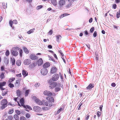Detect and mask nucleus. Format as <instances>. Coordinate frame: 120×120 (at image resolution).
Listing matches in <instances>:
<instances>
[{"label": "nucleus", "instance_id": "1", "mask_svg": "<svg viewBox=\"0 0 120 120\" xmlns=\"http://www.w3.org/2000/svg\"><path fill=\"white\" fill-rule=\"evenodd\" d=\"M51 82H49V80L48 81V83L49 84V88L51 89H52L56 87L60 86V84L59 83H57L55 82L54 81H52Z\"/></svg>", "mask_w": 120, "mask_h": 120}, {"label": "nucleus", "instance_id": "2", "mask_svg": "<svg viewBox=\"0 0 120 120\" xmlns=\"http://www.w3.org/2000/svg\"><path fill=\"white\" fill-rule=\"evenodd\" d=\"M8 101L6 99H4L1 101V104L2 105L1 107L2 109H4L8 105Z\"/></svg>", "mask_w": 120, "mask_h": 120}, {"label": "nucleus", "instance_id": "3", "mask_svg": "<svg viewBox=\"0 0 120 120\" xmlns=\"http://www.w3.org/2000/svg\"><path fill=\"white\" fill-rule=\"evenodd\" d=\"M59 76L58 74H55L53 76L52 79H49V82L52 81H56L59 78Z\"/></svg>", "mask_w": 120, "mask_h": 120}, {"label": "nucleus", "instance_id": "4", "mask_svg": "<svg viewBox=\"0 0 120 120\" xmlns=\"http://www.w3.org/2000/svg\"><path fill=\"white\" fill-rule=\"evenodd\" d=\"M33 109L34 111L37 112H40L42 111L41 108L38 106H34L33 108Z\"/></svg>", "mask_w": 120, "mask_h": 120}, {"label": "nucleus", "instance_id": "5", "mask_svg": "<svg viewBox=\"0 0 120 120\" xmlns=\"http://www.w3.org/2000/svg\"><path fill=\"white\" fill-rule=\"evenodd\" d=\"M44 105H45L47 106H49V107H51L52 106L54 107V104L52 105V103L50 101H47L45 102V100L44 103Z\"/></svg>", "mask_w": 120, "mask_h": 120}, {"label": "nucleus", "instance_id": "6", "mask_svg": "<svg viewBox=\"0 0 120 120\" xmlns=\"http://www.w3.org/2000/svg\"><path fill=\"white\" fill-rule=\"evenodd\" d=\"M35 101L36 103L38 105H44V103L45 101V100H43L42 101L40 100L39 99L36 98L35 100Z\"/></svg>", "mask_w": 120, "mask_h": 120}, {"label": "nucleus", "instance_id": "7", "mask_svg": "<svg viewBox=\"0 0 120 120\" xmlns=\"http://www.w3.org/2000/svg\"><path fill=\"white\" fill-rule=\"evenodd\" d=\"M30 59L32 60H37L38 59V56H37L35 54L32 53L29 56Z\"/></svg>", "mask_w": 120, "mask_h": 120}, {"label": "nucleus", "instance_id": "8", "mask_svg": "<svg viewBox=\"0 0 120 120\" xmlns=\"http://www.w3.org/2000/svg\"><path fill=\"white\" fill-rule=\"evenodd\" d=\"M48 72V70L45 68H43L41 69V73L43 75H45L47 74Z\"/></svg>", "mask_w": 120, "mask_h": 120}, {"label": "nucleus", "instance_id": "9", "mask_svg": "<svg viewBox=\"0 0 120 120\" xmlns=\"http://www.w3.org/2000/svg\"><path fill=\"white\" fill-rule=\"evenodd\" d=\"M6 84V82L5 81L0 83V89L1 90H5V88H3V86H5Z\"/></svg>", "mask_w": 120, "mask_h": 120}, {"label": "nucleus", "instance_id": "10", "mask_svg": "<svg viewBox=\"0 0 120 120\" xmlns=\"http://www.w3.org/2000/svg\"><path fill=\"white\" fill-rule=\"evenodd\" d=\"M31 63V61L30 59H26L24 61V64L27 65L30 64Z\"/></svg>", "mask_w": 120, "mask_h": 120}, {"label": "nucleus", "instance_id": "11", "mask_svg": "<svg viewBox=\"0 0 120 120\" xmlns=\"http://www.w3.org/2000/svg\"><path fill=\"white\" fill-rule=\"evenodd\" d=\"M11 53L13 56H17L18 54V52L16 50H12L11 51Z\"/></svg>", "mask_w": 120, "mask_h": 120}, {"label": "nucleus", "instance_id": "12", "mask_svg": "<svg viewBox=\"0 0 120 120\" xmlns=\"http://www.w3.org/2000/svg\"><path fill=\"white\" fill-rule=\"evenodd\" d=\"M73 3L72 0H68V2L66 6L67 8L70 7L72 5V4Z\"/></svg>", "mask_w": 120, "mask_h": 120}, {"label": "nucleus", "instance_id": "13", "mask_svg": "<svg viewBox=\"0 0 120 120\" xmlns=\"http://www.w3.org/2000/svg\"><path fill=\"white\" fill-rule=\"evenodd\" d=\"M57 71L56 68L55 67H53L51 69L50 73L52 74L55 73Z\"/></svg>", "mask_w": 120, "mask_h": 120}, {"label": "nucleus", "instance_id": "14", "mask_svg": "<svg viewBox=\"0 0 120 120\" xmlns=\"http://www.w3.org/2000/svg\"><path fill=\"white\" fill-rule=\"evenodd\" d=\"M43 93L44 94L47 96H50L52 95V93L51 92L47 90L44 91L43 92Z\"/></svg>", "mask_w": 120, "mask_h": 120}, {"label": "nucleus", "instance_id": "15", "mask_svg": "<svg viewBox=\"0 0 120 120\" xmlns=\"http://www.w3.org/2000/svg\"><path fill=\"white\" fill-rule=\"evenodd\" d=\"M43 64V61L41 58H40L37 61L38 65V66H41Z\"/></svg>", "mask_w": 120, "mask_h": 120}, {"label": "nucleus", "instance_id": "16", "mask_svg": "<svg viewBox=\"0 0 120 120\" xmlns=\"http://www.w3.org/2000/svg\"><path fill=\"white\" fill-rule=\"evenodd\" d=\"M94 87V84L93 83H90L89 85L86 87V88L87 90H90Z\"/></svg>", "mask_w": 120, "mask_h": 120}, {"label": "nucleus", "instance_id": "17", "mask_svg": "<svg viewBox=\"0 0 120 120\" xmlns=\"http://www.w3.org/2000/svg\"><path fill=\"white\" fill-rule=\"evenodd\" d=\"M50 63L49 62H46L44 64L43 67V68H48L50 66Z\"/></svg>", "mask_w": 120, "mask_h": 120}, {"label": "nucleus", "instance_id": "18", "mask_svg": "<svg viewBox=\"0 0 120 120\" xmlns=\"http://www.w3.org/2000/svg\"><path fill=\"white\" fill-rule=\"evenodd\" d=\"M22 75L24 76L25 77L28 75V72L25 70H23L22 71Z\"/></svg>", "mask_w": 120, "mask_h": 120}, {"label": "nucleus", "instance_id": "19", "mask_svg": "<svg viewBox=\"0 0 120 120\" xmlns=\"http://www.w3.org/2000/svg\"><path fill=\"white\" fill-rule=\"evenodd\" d=\"M20 102L21 104V106H23L24 105V100L23 98H22L20 99Z\"/></svg>", "mask_w": 120, "mask_h": 120}, {"label": "nucleus", "instance_id": "20", "mask_svg": "<svg viewBox=\"0 0 120 120\" xmlns=\"http://www.w3.org/2000/svg\"><path fill=\"white\" fill-rule=\"evenodd\" d=\"M4 62L6 65H7L9 63V60L8 58L6 57H4Z\"/></svg>", "mask_w": 120, "mask_h": 120}, {"label": "nucleus", "instance_id": "21", "mask_svg": "<svg viewBox=\"0 0 120 120\" xmlns=\"http://www.w3.org/2000/svg\"><path fill=\"white\" fill-rule=\"evenodd\" d=\"M23 49L25 53L26 54H28L29 52L27 48L25 47H23Z\"/></svg>", "mask_w": 120, "mask_h": 120}, {"label": "nucleus", "instance_id": "22", "mask_svg": "<svg viewBox=\"0 0 120 120\" xmlns=\"http://www.w3.org/2000/svg\"><path fill=\"white\" fill-rule=\"evenodd\" d=\"M16 93L17 96L19 97H20L21 95V92L20 91V90H17Z\"/></svg>", "mask_w": 120, "mask_h": 120}, {"label": "nucleus", "instance_id": "23", "mask_svg": "<svg viewBox=\"0 0 120 120\" xmlns=\"http://www.w3.org/2000/svg\"><path fill=\"white\" fill-rule=\"evenodd\" d=\"M1 90L2 91V95L3 96H4L6 94H7V93L8 92V91H6V90L5 89L4 90Z\"/></svg>", "mask_w": 120, "mask_h": 120}, {"label": "nucleus", "instance_id": "24", "mask_svg": "<svg viewBox=\"0 0 120 120\" xmlns=\"http://www.w3.org/2000/svg\"><path fill=\"white\" fill-rule=\"evenodd\" d=\"M23 107L27 109H28L29 110H32V108L31 107L28 105H24Z\"/></svg>", "mask_w": 120, "mask_h": 120}, {"label": "nucleus", "instance_id": "25", "mask_svg": "<svg viewBox=\"0 0 120 120\" xmlns=\"http://www.w3.org/2000/svg\"><path fill=\"white\" fill-rule=\"evenodd\" d=\"M11 60L12 65H14L15 64V59L14 58H11Z\"/></svg>", "mask_w": 120, "mask_h": 120}, {"label": "nucleus", "instance_id": "26", "mask_svg": "<svg viewBox=\"0 0 120 120\" xmlns=\"http://www.w3.org/2000/svg\"><path fill=\"white\" fill-rule=\"evenodd\" d=\"M19 80H17L16 81V82L15 84V86L17 87H18L19 86Z\"/></svg>", "mask_w": 120, "mask_h": 120}, {"label": "nucleus", "instance_id": "27", "mask_svg": "<svg viewBox=\"0 0 120 120\" xmlns=\"http://www.w3.org/2000/svg\"><path fill=\"white\" fill-rule=\"evenodd\" d=\"M35 63H33L30 65L29 67L30 68L32 69L34 68L36 65Z\"/></svg>", "mask_w": 120, "mask_h": 120}, {"label": "nucleus", "instance_id": "28", "mask_svg": "<svg viewBox=\"0 0 120 120\" xmlns=\"http://www.w3.org/2000/svg\"><path fill=\"white\" fill-rule=\"evenodd\" d=\"M49 100L48 101H50L51 102H53L54 101V100L53 98L51 96H49L47 98Z\"/></svg>", "mask_w": 120, "mask_h": 120}, {"label": "nucleus", "instance_id": "29", "mask_svg": "<svg viewBox=\"0 0 120 120\" xmlns=\"http://www.w3.org/2000/svg\"><path fill=\"white\" fill-rule=\"evenodd\" d=\"M65 106V105L63 104L61 106V107H60V113L61 112L63 113L64 112Z\"/></svg>", "mask_w": 120, "mask_h": 120}, {"label": "nucleus", "instance_id": "30", "mask_svg": "<svg viewBox=\"0 0 120 120\" xmlns=\"http://www.w3.org/2000/svg\"><path fill=\"white\" fill-rule=\"evenodd\" d=\"M52 4L54 6H56L57 4V3L56 0H51Z\"/></svg>", "mask_w": 120, "mask_h": 120}, {"label": "nucleus", "instance_id": "31", "mask_svg": "<svg viewBox=\"0 0 120 120\" xmlns=\"http://www.w3.org/2000/svg\"><path fill=\"white\" fill-rule=\"evenodd\" d=\"M65 3V0H60V7L64 6Z\"/></svg>", "mask_w": 120, "mask_h": 120}, {"label": "nucleus", "instance_id": "32", "mask_svg": "<svg viewBox=\"0 0 120 120\" xmlns=\"http://www.w3.org/2000/svg\"><path fill=\"white\" fill-rule=\"evenodd\" d=\"M30 92L29 90H26L25 91V97H27L28 96Z\"/></svg>", "mask_w": 120, "mask_h": 120}, {"label": "nucleus", "instance_id": "33", "mask_svg": "<svg viewBox=\"0 0 120 120\" xmlns=\"http://www.w3.org/2000/svg\"><path fill=\"white\" fill-rule=\"evenodd\" d=\"M19 52L20 56L21 57H22V53H23L22 50L21 49H20V50L19 51Z\"/></svg>", "mask_w": 120, "mask_h": 120}, {"label": "nucleus", "instance_id": "34", "mask_svg": "<svg viewBox=\"0 0 120 120\" xmlns=\"http://www.w3.org/2000/svg\"><path fill=\"white\" fill-rule=\"evenodd\" d=\"M21 63V61L20 60H18L16 62V64L17 65L20 66V65Z\"/></svg>", "mask_w": 120, "mask_h": 120}, {"label": "nucleus", "instance_id": "35", "mask_svg": "<svg viewBox=\"0 0 120 120\" xmlns=\"http://www.w3.org/2000/svg\"><path fill=\"white\" fill-rule=\"evenodd\" d=\"M4 74L5 73H4L3 72L2 73H1V75H0V78L1 79H3L5 78Z\"/></svg>", "mask_w": 120, "mask_h": 120}, {"label": "nucleus", "instance_id": "36", "mask_svg": "<svg viewBox=\"0 0 120 120\" xmlns=\"http://www.w3.org/2000/svg\"><path fill=\"white\" fill-rule=\"evenodd\" d=\"M14 117L15 120H19V117L18 115L15 114L14 116Z\"/></svg>", "mask_w": 120, "mask_h": 120}, {"label": "nucleus", "instance_id": "37", "mask_svg": "<svg viewBox=\"0 0 120 120\" xmlns=\"http://www.w3.org/2000/svg\"><path fill=\"white\" fill-rule=\"evenodd\" d=\"M8 86L11 88H13L14 87V85L11 83H10L8 84Z\"/></svg>", "mask_w": 120, "mask_h": 120}, {"label": "nucleus", "instance_id": "38", "mask_svg": "<svg viewBox=\"0 0 120 120\" xmlns=\"http://www.w3.org/2000/svg\"><path fill=\"white\" fill-rule=\"evenodd\" d=\"M15 78H11L10 79H9L8 81L10 83H11L13 82L15 80Z\"/></svg>", "mask_w": 120, "mask_h": 120}, {"label": "nucleus", "instance_id": "39", "mask_svg": "<svg viewBox=\"0 0 120 120\" xmlns=\"http://www.w3.org/2000/svg\"><path fill=\"white\" fill-rule=\"evenodd\" d=\"M84 32L85 36H89V35H88L89 33H88V31L87 30H85L84 31Z\"/></svg>", "mask_w": 120, "mask_h": 120}, {"label": "nucleus", "instance_id": "40", "mask_svg": "<svg viewBox=\"0 0 120 120\" xmlns=\"http://www.w3.org/2000/svg\"><path fill=\"white\" fill-rule=\"evenodd\" d=\"M15 112L18 115H19L21 114L20 112V111L18 110H15Z\"/></svg>", "mask_w": 120, "mask_h": 120}, {"label": "nucleus", "instance_id": "41", "mask_svg": "<svg viewBox=\"0 0 120 120\" xmlns=\"http://www.w3.org/2000/svg\"><path fill=\"white\" fill-rule=\"evenodd\" d=\"M94 30V27H92L90 29V33H93Z\"/></svg>", "mask_w": 120, "mask_h": 120}, {"label": "nucleus", "instance_id": "42", "mask_svg": "<svg viewBox=\"0 0 120 120\" xmlns=\"http://www.w3.org/2000/svg\"><path fill=\"white\" fill-rule=\"evenodd\" d=\"M14 112V109H11L9 110L8 113L10 114H11Z\"/></svg>", "mask_w": 120, "mask_h": 120}, {"label": "nucleus", "instance_id": "43", "mask_svg": "<svg viewBox=\"0 0 120 120\" xmlns=\"http://www.w3.org/2000/svg\"><path fill=\"white\" fill-rule=\"evenodd\" d=\"M69 15L67 13H65L63 14H62L60 16V18H61H61H63L66 16H68Z\"/></svg>", "mask_w": 120, "mask_h": 120}, {"label": "nucleus", "instance_id": "44", "mask_svg": "<svg viewBox=\"0 0 120 120\" xmlns=\"http://www.w3.org/2000/svg\"><path fill=\"white\" fill-rule=\"evenodd\" d=\"M43 6L42 5H39L36 8V9L37 10H39L41 9V8H42Z\"/></svg>", "mask_w": 120, "mask_h": 120}, {"label": "nucleus", "instance_id": "45", "mask_svg": "<svg viewBox=\"0 0 120 120\" xmlns=\"http://www.w3.org/2000/svg\"><path fill=\"white\" fill-rule=\"evenodd\" d=\"M10 52L9 50H7L6 52L5 55L6 56H8L9 55Z\"/></svg>", "mask_w": 120, "mask_h": 120}, {"label": "nucleus", "instance_id": "46", "mask_svg": "<svg viewBox=\"0 0 120 120\" xmlns=\"http://www.w3.org/2000/svg\"><path fill=\"white\" fill-rule=\"evenodd\" d=\"M55 90L56 92H57L60 90V88L59 87H55Z\"/></svg>", "mask_w": 120, "mask_h": 120}, {"label": "nucleus", "instance_id": "47", "mask_svg": "<svg viewBox=\"0 0 120 120\" xmlns=\"http://www.w3.org/2000/svg\"><path fill=\"white\" fill-rule=\"evenodd\" d=\"M61 58L62 59V60H63V62L65 64L66 63V61L65 60V59H66V56H64V57H61Z\"/></svg>", "mask_w": 120, "mask_h": 120}, {"label": "nucleus", "instance_id": "48", "mask_svg": "<svg viewBox=\"0 0 120 120\" xmlns=\"http://www.w3.org/2000/svg\"><path fill=\"white\" fill-rule=\"evenodd\" d=\"M6 6L5 5V4L4 2L2 3L3 6V8L4 9H5L7 8V3H6Z\"/></svg>", "mask_w": 120, "mask_h": 120}, {"label": "nucleus", "instance_id": "49", "mask_svg": "<svg viewBox=\"0 0 120 120\" xmlns=\"http://www.w3.org/2000/svg\"><path fill=\"white\" fill-rule=\"evenodd\" d=\"M49 58L50 60H52L53 62L55 61V60L54 59L53 57L49 56Z\"/></svg>", "mask_w": 120, "mask_h": 120}, {"label": "nucleus", "instance_id": "50", "mask_svg": "<svg viewBox=\"0 0 120 120\" xmlns=\"http://www.w3.org/2000/svg\"><path fill=\"white\" fill-rule=\"evenodd\" d=\"M20 120H26V118L24 116H21L20 117Z\"/></svg>", "mask_w": 120, "mask_h": 120}, {"label": "nucleus", "instance_id": "51", "mask_svg": "<svg viewBox=\"0 0 120 120\" xmlns=\"http://www.w3.org/2000/svg\"><path fill=\"white\" fill-rule=\"evenodd\" d=\"M113 28H114L116 29L117 30H118V29L120 28V27L119 26H116V25H113Z\"/></svg>", "mask_w": 120, "mask_h": 120}, {"label": "nucleus", "instance_id": "52", "mask_svg": "<svg viewBox=\"0 0 120 120\" xmlns=\"http://www.w3.org/2000/svg\"><path fill=\"white\" fill-rule=\"evenodd\" d=\"M83 104V103H80L78 107V110H80L81 109V106L82 105V104Z\"/></svg>", "mask_w": 120, "mask_h": 120}, {"label": "nucleus", "instance_id": "53", "mask_svg": "<svg viewBox=\"0 0 120 120\" xmlns=\"http://www.w3.org/2000/svg\"><path fill=\"white\" fill-rule=\"evenodd\" d=\"M120 10H119V11L117 13V18H119L120 17Z\"/></svg>", "mask_w": 120, "mask_h": 120}, {"label": "nucleus", "instance_id": "54", "mask_svg": "<svg viewBox=\"0 0 120 120\" xmlns=\"http://www.w3.org/2000/svg\"><path fill=\"white\" fill-rule=\"evenodd\" d=\"M40 85V83H36L34 85V86L36 87H39Z\"/></svg>", "mask_w": 120, "mask_h": 120}, {"label": "nucleus", "instance_id": "55", "mask_svg": "<svg viewBox=\"0 0 120 120\" xmlns=\"http://www.w3.org/2000/svg\"><path fill=\"white\" fill-rule=\"evenodd\" d=\"M97 115L98 117H100L101 115V112L99 111H97Z\"/></svg>", "mask_w": 120, "mask_h": 120}, {"label": "nucleus", "instance_id": "56", "mask_svg": "<svg viewBox=\"0 0 120 120\" xmlns=\"http://www.w3.org/2000/svg\"><path fill=\"white\" fill-rule=\"evenodd\" d=\"M9 23V24L10 25V26H11V27H12V29L13 30L14 29V26H13V23Z\"/></svg>", "mask_w": 120, "mask_h": 120}, {"label": "nucleus", "instance_id": "57", "mask_svg": "<svg viewBox=\"0 0 120 120\" xmlns=\"http://www.w3.org/2000/svg\"><path fill=\"white\" fill-rule=\"evenodd\" d=\"M53 33V31L52 30H50L48 32V34L50 35H51Z\"/></svg>", "mask_w": 120, "mask_h": 120}, {"label": "nucleus", "instance_id": "58", "mask_svg": "<svg viewBox=\"0 0 120 120\" xmlns=\"http://www.w3.org/2000/svg\"><path fill=\"white\" fill-rule=\"evenodd\" d=\"M49 109V108L46 107H43L42 108V109L43 110H46Z\"/></svg>", "mask_w": 120, "mask_h": 120}, {"label": "nucleus", "instance_id": "59", "mask_svg": "<svg viewBox=\"0 0 120 120\" xmlns=\"http://www.w3.org/2000/svg\"><path fill=\"white\" fill-rule=\"evenodd\" d=\"M89 116H90V115L89 114H87L86 116L85 120H88L89 118Z\"/></svg>", "mask_w": 120, "mask_h": 120}, {"label": "nucleus", "instance_id": "60", "mask_svg": "<svg viewBox=\"0 0 120 120\" xmlns=\"http://www.w3.org/2000/svg\"><path fill=\"white\" fill-rule=\"evenodd\" d=\"M26 117L27 118H29L30 117V115L29 114L27 113L26 114Z\"/></svg>", "mask_w": 120, "mask_h": 120}, {"label": "nucleus", "instance_id": "61", "mask_svg": "<svg viewBox=\"0 0 120 120\" xmlns=\"http://www.w3.org/2000/svg\"><path fill=\"white\" fill-rule=\"evenodd\" d=\"M21 49L19 47H14V50H19Z\"/></svg>", "mask_w": 120, "mask_h": 120}, {"label": "nucleus", "instance_id": "62", "mask_svg": "<svg viewBox=\"0 0 120 120\" xmlns=\"http://www.w3.org/2000/svg\"><path fill=\"white\" fill-rule=\"evenodd\" d=\"M97 36V32L96 31H94L93 34V36L94 37H95Z\"/></svg>", "mask_w": 120, "mask_h": 120}, {"label": "nucleus", "instance_id": "63", "mask_svg": "<svg viewBox=\"0 0 120 120\" xmlns=\"http://www.w3.org/2000/svg\"><path fill=\"white\" fill-rule=\"evenodd\" d=\"M86 46L89 49H90V45L89 43H87L86 44Z\"/></svg>", "mask_w": 120, "mask_h": 120}, {"label": "nucleus", "instance_id": "64", "mask_svg": "<svg viewBox=\"0 0 120 120\" xmlns=\"http://www.w3.org/2000/svg\"><path fill=\"white\" fill-rule=\"evenodd\" d=\"M16 77L18 78L21 77L22 76L21 74V73L18 74H16Z\"/></svg>", "mask_w": 120, "mask_h": 120}]
</instances>
